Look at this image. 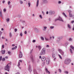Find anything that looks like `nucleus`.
<instances>
[{"label": "nucleus", "instance_id": "f257e3e1", "mask_svg": "<svg viewBox=\"0 0 74 74\" xmlns=\"http://www.w3.org/2000/svg\"><path fill=\"white\" fill-rule=\"evenodd\" d=\"M45 54V49L43 48L40 53V55H44Z\"/></svg>", "mask_w": 74, "mask_h": 74}, {"label": "nucleus", "instance_id": "f03ea898", "mask_svg": "<svg viewBox=\"0 0 74 74\" xmlns=\"http://www.w3.org/2000/svg\"><path fill=\"white\" fill-rule=\"evenodd\" d=\"M71 62V60H70V59H66L64 61V63L66 64H70Z\"/></svg>", "mask_w": 74, "mask_h": 74}, {"label": "nucleus", "instance_id": "7ed1b4c3", "mask_svg": "<svg viewBox=\"0 0 74 74\" xmlns=\"http://www.w3.org/2000/svg\"><path fill=\"white\" fill-rule=\"evenodd\" d=\"M10 66L8 65H7L5 67L4 69L5 70H7L8 71H9L10 70Z\"/></svg>", "mask_w": 74, "mask_h": 74}, {"label": "nucleus", "instance_id": "20e7f679", "mask_svg": "<svg viewBox=\"0 0 74 74\" xmlns=\"http://www.w3.org/2000/svg\"><path fill=\"white\" fill-rule=\"evenodd\" d=\"M58 51H59L60 53L62 55V56H63L64 55V52L63 51H62V50L61 49H59Z\"/></svg>", "mask_w": 74, "mask_h": 74}, {"label": "nucleus", "instance_id": "39448f33", "mask_svg": "<svg viewBox=\"0 0 74 74\" xmlns=\"http://www.w3.org/2000/svg\"><path fill=\"white\" fill-rule=\"evenodd\" d=\"M50 62V60L49 58H47L46 61V63L47 65H48Z\"/></svg>", "mask_w": 74, "mask_h": 74}, {"label": "nucleus", "instance_id": "423d86ee", "mask_svg": "<svg viewBox=\"0 0 74 74\" xmlns=\"http://www.w3.org/2000/svg\"><path fill=\"white\" fill-rule=\"evenodd\" d=\"M56 21H58V20L59 21H61V22H64V21L63 20L62 18L60 17V16H59V18L58 19H56Z\"/></svg>", "mask_w": 74, "mask_h": 74}, {"label": "nucleus", "instance_id": "0eeeda50", "mask_svg": "<svg viewBox=\"0 0 74 74\" xmlns=\"http://www.w3.org/2000/svg\"><path fill=\"white\" fill-rule=\"evenodd\" d=\"M49 13L50 15H52V14H55V12L53 11H52V10H50L49 12Z\"/></svg>", "mask_w": 74, "mask_h": 74}, {"label": "nucleus", "instance_id": "6e6552de", "mask_svg": "<svg viewBox=\"0 0 74 74\" xmlns=\"http://www.w3.org/2000/svg\"><path fill=\"white\" fill-rule=\"evenodd\" d=\"M30 59H31L32 62H34V60L33 58V56L32 55H31L30 56Z\"/></svg>", "mask_w": 74, "mask_h": 74}, {"label": "nucleus", "instance_id": "1a4fd4ad", "mask_svg": "<svg viewBox=\"0 0 74 74\" xmlns=\"http://www.w3.org/2000/svg\"><path fill=\"white\" fill-rule=\"evenodd\" d=\"M47 59V58H46V57H42L41 58V60L42 62H44V61H45V60Z\"/></svg>", "mask_w": 74, "mask_h": 74}, {"label": "nucleus", "instance_id": "9d476101", "mask_svg": "<svg viewBox=\"0 0 74 74\" xmlns=\"http://www.w3.org/2000/svg\"><path fill=\"white\" fill-rule=\"evenodd\" d=\"M22 56H23L22 53L21 51H20V54L19 55V58H22Z\"/></svg>", "mask_w": 74, "mask_h": 74}, {"label": "nucleus", "instance_id": "9b49d317", "mask_svg": "<svg viewBox=\"0 0 74 74\" xmlns=\"http://www.w3.org/2000/svg\"><path fill=\"white\" fill-rule=\"evenodd\" d=\"M28 69L29 70V71H30V72H31L32 71V68L31 67V65H29L28 66Z\"/></svg>", "mask_w": 74, "mask_h": 74}, {"label": "nucleus", "instance_id": "f8f14e48", "mask_svg": "<svg viewBox=\"0 0 74 74\" xmlns=\"http://www.w3.org/2000/svg\"><path fill=\"white\" fill-rule=\"evenodd\" d=\"M0 16L2 17V10L1 9L0 10Z\"/></svg>", "mask_w": 74, "mask_h": 74}, {"label": "nucleus", "instance_id": "ddd939ff", "mask_svg": "<svg viewBox=\"0 0 74 74\" xmlns=\"http://www.w3.org/2000/svg\"><path fill=\"white\" fill-rule=\"evenodd\" d=\"M62 15H63L65 17L67 18V16L66 15V14L64 13V12L62 13Z\"/></svg>", "mask_w": 74, "mask_h": 74}, {"label": "nucleus", "instance_id": "4468645a", "mask_svg": "<svg viewBox=\"0 0 74 74\" xmlns=\"http://www.w3.org/2000/svg\"><path fill=\"white\" fill-rule=\"evenodd\" d=\"M38 4H39V1L37 0V1L36 5V7H38Z\"/></svg>", "mask_w": 74, "mask_h": 74}, {"label": "nucleus", "instance_id": "2eb2a0df", "mask_svg": "<svg viewBox=\"0 0 74 74\" xmlns=\"http://www.w3.org/2000/svg\"><path fill=\"white\" fill-rule=\"evenodd\" d=\"M43 2L44 3H47L48 1L47 0H43Z\"/></svg>", "mask_w": 74, "mask_h": 74}, {"label": "nucleus", "instance_id": "dca6fc26", "mask_svg": "<svg viewBox=\"0 0 74 74\" xmlns=\"http://www.w3.org/2000/svg\"><path fill=\"white\" fill-rule=\"evenodd\" d=\"M16 48H17V46H16L15 47L12 48V50H14V49H16Z\"/></svg>", "mask_w": 74, "mask_h": 74}, {"label": "nucleus", "instance_id": "f3484780", "mask_svg": "<svg viewBox=\"0 0 74 74\" xmlns=\"http://www.w3.org/2000/svg\"><path fill=\"white\" fill-rule=\"evenodd\" d=\"M52 56L53 58H55V54L54 53H53L52 54Z\"/></svg>", "mask_w": 74, "mask_h": 74}, {"label": "nucleus", "instance_id": "a211bd4d", "mask_svg": "<svg viewBox=\"0 0 74 74\" xmlns=\"http://www.w3.org/2000/svg\"><path fill=\"white\" fill-rule=\"evenodd\" d=\"M5 50H2L1 51V53L2 54H4L5 53Z\"/></svg>", "mask_w": 74, "mask_h": 74}, {"label": "nucleus", "instance_id": "6ab92c4d", "mask_svg": "<svg viewBox=\"0 0 74 74\" xmlns=\"http://www.w3.org/2000/svg\"><path fill=\"white\" fill-rule=\"evenodd\" d=\"M67 27L68 28H69V29H71V26H70V25L69 24H68L67 25Z\"/></svg>", "mask_w": 74, "mask_h": 74}, {"label": "nucleus", "instance_id": "aec40b11", "mask_svg": "<svg viewBox=\"0 0 74 74\" xmlns=\"http://www.w3.org/2000/svg\"><path fill=\"white\" fill-rule=\"evenodd\" d=\"M34 74H37V71H36V69H34Z\"/></svg>", "mask_w": 74, "mask_h": 74}, {"label": "nucleus", "instance_id": "412c9836", "mask_svg": "<svg viewBox=\"0 0 74 74\" xmlns=\"http://www.w3.org/2000/svg\"><path fill=\"white\" fill-rule=\"evenodd\" d=\"M38 49H39V51H40L41 49V47L40 46H38Z\"/></svg>", "mask_w": 74, "mask_h": 74}, {"label": "nucleus", "instance_id": "4be33fe9", "mask_svg": "<svg viewBox=\"0 0 74 74\" xmlns=\"http://www.w3.org/2000/svg\"><path fill=\"white\" fill-rule=\"evenodd\" d=\"M9 36L10 37H12V33L11 32H10L9 33Z\"/></svg>", "mask_w": 74, "mask_h": 74}, {"label": "nucleus", "instance_id": "5701e85b", "mask_svg": "<svg viewBox=\"0 0 74 74\" xmlns=\"http://www.w3.org/2000/svg\"><path fill=\"white\" fill-rule=\"evenodd\" d=\"M70 48H71V49H73V50H74V47H73L72 46H70Z\"/></svg>", "mask_w": 74, "mask_h": 74}, {"label": "nucleus", "instance_id": "b1692460", "mask_svg": "<svg viewBox=\"0 0 74 74\" xmlns=\"http://www.w3.org/2000/svg\"><path fill=\"white\" fill-rule=\"evenodd\" d=\"M69 15L70 17H73V14H72L69 13Z\"/></svg>", "mask_w": 74, "mask_h": 74}, {"label": "nucleus", "instance_id": "393cba45", "mask_svg": "<svg viewBox=\"0 0 74 74\" xmlns=\"http://www.w3.org/2000/svg\"><path fill=\"white\" fill-rule=\"evenodd\" d=\"M2 33L3 32L0 31V38H1V35L2 34Z\"/></svg>", "mask_w": 74, "mask_h": 74}, {"label": "nucleus", "instance_id": "a878e982", "mask_svg": "<svg viewBox=\"0 0 74 74\" xmlns=\"http://www.w3.org/2000/svg\"><path fill=\"white\" fill-rule=\"evenodd\" d=\"M20 4H23V1L21 0H20Z\"/></svg>", "mask_w": 74, "mask_h": 74}, {"label": "nucleus", "instance_id": "bb28decb", "mask_svg": "<svg viewBox=\"0 0 74 74\" xmlns=\"http://www.w3.org/2000/svg\"><path fill=\"white\" fill-rule=\"evenodd\" d=\"M60 59H62V57H61V56H60V55L58 54V55Z\"/></svg>", "mask_w": 74, "mask_h": 74}, {"label": "nucleus", "instance_id": "cd10ccee", "mask_svg": "<svg viewBox=\"0 0 74 74\" xmlns=\"http://www.w3.org/2000/svg\"><path fill=\"white\" fill-rule=\"evenodd\" d=\"M7 65H8V66H9V67L11 65V62H10Z\"/></svg>", "mask_w": 74, "mask_h": 74}, {"label": "nucleus", "instance_id": "c85d7f7f", "mask_svg": "<svg viewBox=\"0 0 74 74\" xmlns=\"http://www.w3.org/2000/svg\"><path fill=\"white\" fill-rule=\"evenodd\" d=\"M70 52L71 53H73V51L72 50V49H70Z\"/></svg>", "mask_w": 74, "mask_h": 74}, {"label": "nucleus", "instance_id": "c756f323", "mask_svg": "<svg viewBox=\"0 0 74 74\" xmlns=\"http://www.w3.org/2000/svg\"><path fill=\"white\" fill-rule=\"evenodd\" d=\"M64 73H65V74H67L68 73H69V72L67 71H65L64 72Z\"/></svg>", "mask_w": 74, "mask_h": 74}, {"label": "nucleus", "instance_id": "7c9ffc66", "mask_svg": "<svg viewBox=\"0 0 74 74\" xmlns=\"http://www.w3.org/2000/svg\"><path fill=\"white\" fill-rule=\"evenodd\" d=\"M58 71H59V73H62V70H61V69H59Z\"/></svg>", "mask_w": 74, "mask_h": 74}, {"label": "nucleus", "instance_id": "2f4dec72", "mask_svg": "<svg viewBox=\"0 0 74 74\" xmlns=\"http://www.w3.org/2000/svg\"><path fill=\"white\" fill-rule=\"evenodd\" d=\"M69 41H72V38H70L69 40Z\"/></svg>", "mask_w": 74, "mask_h": 74}, {"label": "nucleus", "instance_id": "473e14b6", "mask_svg": "<svg viewBox=\"0 0 74 74\" xmlns=\"http://www.w3.org/2000/svg\"><path fill=\"white\" fill-rule=\"evenodd\" d=\"M47 73H48L49 74H50V73L49 71H46Z\"/></svg>", "mask_w": 74, "mask_h": 74}, {"label": "nucleus", "instance_id": "72a5a7b5", "mask_svg": "<svg viewBox=\"0 0 74 74\" xmlns=\"http://www.w3.org/2000/svg\"><path fill=\"white\" fill-rule=\"evenodd\" d=\"M30 2L29 1V3H28V5H29V7H30V2Z\"/></svg>", "mask_w": 74, "mask_h": 74}, {"label": "nucleus", "instance_id": "f704fd0d", "mask_svg": "<svg viewBox=\"0 0 74 74\" xmlns=\"http://www.w3.org/2000/svg\"><path fill=\"white\" fill-rule=\"evenodd\" d=\"M41 40H44V38H43L42 37H41Z\"/></svg>", "mask_w": 74, "mask_h": 74}, {"label": "nucleus", "instance_id": "c9c22d12", "mask_svg": "<svg viewBox=\"0 0 74 74\" xmlns=\"http://www.w3.org/2000/svg\"><path fill=\"white\" fill-rule=\"evenodd\" d=\"M20 62H19L18 63V67H19V66H20Z\"/></svg>", "mask_w": 74, "mask_h": 74}, {"label": "nucleus", "instance_id": "e433bc0d", "mask_svg": "<svg viewBox=\"0 0 74 74\" xmlns=\"http://www.w3.org/2000/svg\"><path fill=\"white\" fill-rule=\"evenodd\" d=\"M68 11V12H69V14H70V13L71 12V10H69Z\"/></svg>", "mask_w": 74, "mask_h": 74}, {"label": "nucleus", "instance_id": "4c0bfd02", "mask_svg": "<svg viewBox=\"0 0 74 74\" xmlns=\"http://www.w3.org/2000/svg\"><path fill=\"white\" fill-rule=\"evenodd\" d=\"M39 17L41 18V19H42V16L41 15H39Z\"/></svg>", "mask_w": 74, "mask_h": 74}, {"label": "nucleus", "instance_id": "58836bf2", "mask_svg": "<svg viewBox=\"0 0 74 74\" xmlns=\"http://www.w3.org/2000/svg\"><path fill=\"white\" fill-rule=\"evenodd\" d=\"M6 21H7V22H9V21H10V18H8L6 19Z\"/></svg>", "mask_w": 74, "mask_h": 74}, {"label": "nucleus", "instance_id": "ea45409f", "mask_svg": "<svg viewBox=\"0 0 74 74\" xmlns=\"http://www.w3.org/2000/svg\"><path fill=\"white\" fill-rule=\"evenodd\" d=\"M50 28L51 29H53L54 28V26H51L50 27Z\"/></svg>", "mask_w": 74, "mask_h": 74}, {"label": "nucleus", "instance_id": "a19ab883", "mask_svg": "<svg viewBox=\"0 0 74 74\" xmlns=\"http://www.w3.org/2000/svg\"><path fill=\"white\" fill-rule=\"evenodd\" d=\"M11 3V2H10V1H9L8 2V5H10V3Z\"/></svg>", "mask_w": 74, "mask_h": 74}, {"label": "nucleus", "instance_id": "79ce46f5", "mask_svg": "<svg viewBox=\"0 0 74 74\" xmlns=\"http://www.w3.org/2000/svg\"><path fill=\"white\" fill-rule=\"evenodd\" d=\"M5 60V58H3L2 59V61H4Z\"/></svg>", "mask_w": 74, "mask_h": 74}, {"label": "nucleus", "instance_id": "37998d69", "mask_svg": "<svg viewBox=\"0 0 74 74\" xmlns=\"http://www.w3.org/2000/svg\"><path fill=\"white\" fill-rule=\"evenodd\" d=\"M20 36L21 37H22V36H23V34H22V33H20Z\"/></svg>", "mask_w": 74, "mask_h": 74}, {"label": "nucleus", "instance_id": "c03bdc74", "mask_svg": "<svg viewBox=\"0 0 74 74\" xmlns=\"http://www.w3.org/2000/svg\"><path fill=\"white\" fill-rule=\"evenodd\" d=\"M2 60V56H1L0 57V61H1Z\"/></svg>", "mask_w": 74, "mask_h": 74}, {"label": "nucleus", "instance_id": "a18cd8bd", "mask_svg": "<svg viewBox=\"0 0 74 74\" xmlns=\"http://www.w3.org/2000/svg\"><path fill=\"white\" fill-rule=\"evenodd\" d=\"M62 3V2H61V1H59L58 2V4H60Z\"/></svg>", "mask_w": 74, "mask_h": 74}, {"label": "nucleus", "instance_id": "49530a36", "mask_svg": "<svg viewBox=\"0 0 74 74\" xmlns=\"http://www.w3.org/2000/svg\"><path fill=\"white\" fill-rule=\"evenodd\" d=\"M8 53L9 55H10V54L11 53V51H8Z\"/></svg>", "mask_w": 74, "mask_h": 74}, {"label": "nucleus", "instance_id": "de8ad7c7", "mask_svg": "<svg viewBox=\"0 0 74 74\" xmlns=\"http://www.w3.org/2000/svg\"><path fill=\"white\" fill-rule=\"evenodd\" d=\"M71 23H74V21H72L71 22Z\"/></svg>", "mask_w": 74, "mask_h": 74}, {"label": "nucleus", "instance_id": "09e8293b", "mask_svg": "<svg viewBox=\"0 0 74 74\" xmlns=\"http://www.w3.org/2000/svg\"><path fill=\"white\" fill-rule=\"evenodd\" d=\"M72 30L74 31V25H73V26L72 28Z\"/></svg>", "mask_w": 74, "mask_h": 74}, {"label": "nucleus", "instance_id": "8fccbe9b", "mask_svg": "<svg viewBox=\"0 0 74 74\" xmlns=\"http://www.w3.org/2000/svg\"><path fill=\"white\" fill-rule=\"evenodd\" d=\"M55 58L53 60V61H55V60H56V58L55 57L54 58Z\"/></svg>", "mask_w": 74, "mask_h": 74}, {"label": "nucleus", "instance_id": "3c124183", "mask_svg": "<svg viewBox=\"0 0 74 74\" xmlns=\"http://www.w3.org/2000/svg\"><path fill=\"white\" fill-rule=\"evenodd\" d=\"M2 47L3 48H4V45H2Z\"/></svg>", "mask_w": 74, "mask_h": 74}, {"label": "nucleus", "instance_id": "603ef678", "mask_svg": "<svg viewBox=\"0 0 74 74\" xmlns=\"http://www.w3.org/2000/svg\"><path fill=\"white\" fill-rule=\"evenodd\" d=\"M17 30H18L17 29H15V32H17Z\"/></svg>", "mask_w": 74, "mask_h": 74}, {"label": "nucleus", "instance_id": "864d4df0", "mask_svg": "<svg viewBox=\"0 0 74 74\" xmlns=\"http://www.w3.org/2000/svg\"><path fill=\"white\" fill-rule=\"evenodd\" d=\"M3 11L4 12H5V11H6V9H4L3 10Z\"/></svg>", "mask_w": 74, "mask_h": 74}, {"label": "nucleus", "instance_id": "5fc2aeb1", "mask_svg": "<svg viewBox=\"0 0 74 74\" xmlns=\"http://www.w3.org/2000/svg\"><path fill=\"white\" fill-rule=\"evenodd\" d=\"M22 22L23 23H25V21H22Z\"/></svg>", "mask_w": 74, "mask_h": 74}, {"label": "nucleus", "instance_id": "6e6d98bb", "mask_svg": "<svg viewBox=\"0 0 74 74\" xmlns=\"http://www.w3.org/2000/svg\"><path fill=\"white\" fill-rule=\"evenodd\" d=\"M44 29H47V27H44Z\"/></svg>", "mask_w": 74, "mask_h": 74}, {"label": "nucleus", "instance_id": "4d7b16f0", "mask_svg": "<svg viewBox=\"0 0 74 74\" xmlns=\"http://www.w3.org/2000/svg\"><path fill=\"white\" fill-rule=\"evenodd\" d=\"M12 5H10L9 6V8H11V7H12Z\"/></svg>", "mask_w": 74, "mask_h": 74}, {"label": "nucleus", "instance_id": "13d9d810", "mask_svg": "<svg viewBox=\"0 0 74 74\" xmlns=\"http://www.w3.org/2000/svg\"><path fill=\"white\" fill-rule=\"evenodd\" d=\"M33 42H36V40H33Z\"/></svg>", "mask_w": 74, "mask_h": 74}, {"label": "nucleus", "instance_id": "bf43d9fd", "mask_svg": "<svg viewBox=\"0 0 74 74\" xmlns=\"http://www.w3.org/2000/svg\"><path fill=\"white\" fill-rule=\"evenodd\" d=\"M5 59H7L8 58V57L7 56V57H5Z\"/></svg>", "mask_w": 74, "mask_h": 74}, {"label": "nucleus", "instance_id": "052dcab7", "mask_svg": "<svg viewBox=\"0 0 74 74\" xmlns=\"http://www.w3.org/2000/svg\"><path fill=\"white\" fill-rule=\"evenodd\" d=\"M2 3H5V1L4 0L2 1Z\"/></svg>", "mask_w": 74, "mask_h": 74}, {"label": "nucleus", "instance_id": "680f3d73", "mask_svg": "<svg viewBox=\"0 0 74 74\" xmlns=\"http://www.w3.org/2000/svg\"><path fill=\"white\" fill-rule=\"evenodd\" d=\"M42 14H43V15H44V12L43 11H42Z\"/></svg>", "mask_w": 74, "mask_h": 74}, {"label": "nucleus", "instance_id": "e2e57ef3", "mask_svg": "<svg viewBox=\"0 0 74 74\" xmlns=\"http://www.w3.org/2000/svg\"><path fill=\"white\" fill-rule=\"evenodd\" d=\"M24 33H25V34H27V32H26V31H25Z\"/></svg>", "mask_w": 74, "mask_h": 74}, {"label": "nucleus", "instance_id": "0e129e2a", "mask_svg": "<svg viewBox=\"0 0 74 74\" xmlns=\"http://www.w3.org/2000/svg\"><path fill=\"white\" fill-rule=\"evenodd\" d=\"M45 70H46V71H48V69H47V68H46Z\"/></svg>", "mask_w": 74, "mask_h": 74}, {"label": "nucleus", "instance_id": "69168bd1", "mask_svg": "<svg viewBox=\"0 0 74 74\" xmlns=\"http://www.w3.org/2000/svg\"><path fill=\"white\" fill-rule=\"evenodd\" d=\"M12 47H14L15 46V45L13 44V45H12Z\"/></svg>", "mask_w": 74, "mask_h": 74}, {"label": "nucleus", "instance_id": "338daca9", "mask_svg": "<svg viewBox=\"0 0 74 74\" xmlns=\"http://www.w3.org/2000/svg\"><path fill=\"white\" fill-rule=\"evenodd\" d=\"M32 51H33V49H32L31 50L30 53H32Z\"/></svg>", "mask_w": 74, "mask_h": 74}, {"label": "nucleus", "instance_id": "774afa93", "mask_svg": "<svg viewBox=\"0 0 74 74\" xmlns=\"http://www.w3.org/2000/svg\"><path fill=\"white\" fill-rule=\"evenodd\" d=\"M46 14H48V11L47 12Z\"/></svg>", "mask_w": 74, "mask_h": 74}]
</instances>
